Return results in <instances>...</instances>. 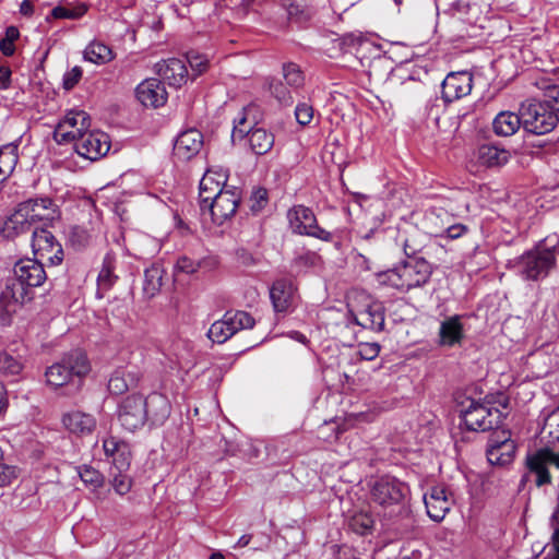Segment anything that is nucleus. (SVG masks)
Listing matches in <instances>:
<instances>
[{"mask_svg":"<svg viewBox=\"0 0 559 559\" xmlns=\"http://www.w3.org/2000/svg\"><path fill=\"white\" fill-rule=\"evenodd\" d=\"M32 248L36 259L50 264H59L63 250L53 234L45 227H35L32 235Z\"/></svg>","mask_w":559,"mask_h":559,"instance_id":"6e6552de","label":"nucleus"},{"mask_svg":"<svg viewBox=\"0 0 559 559\" xmlns=\"http://www.w3.org/2000/svg\"><path fill=\"white\" fill-rule=\"evenodd\" d=\"M79 476L80 478L87 485L93 486L94 488L100 487L104 483L103 475L95 468L88 465H84L79 467Z\"/></svg>","mask_w":559,"mask_h":559,"instance_id":"37998d69","label":"nucleus"},{"mask_svg":"<svg viewBox=\"0 0 559 559\" xmlns=\"http://www.w3.org/2000/svg\"><path fill=\"white\" fill-rule=\"evenodd\" d=\"M347 309L353 322L365 330L380 332L384 326V306L362 289L347 295Z\"/></svg>","mask_w":559,"mask_h":559,"instance_id":"f03ea898","label":"nucleus"},{"mask_svg":"<svg viewBox=\"0 0 559 559\" xmlns=\"http://www.w3.org/2000/svg\"><path fill=\"white\" fill-rule=\"evenodd\" d=\"M284 79L292 87H300L304 84V75L299 67L295 63H287L283 67Z\"/></svg>","mask_w":559,"mask_h":559,"instance_id":"79ce46f5","label":"nucleus"},{"mask_svg":"<svg viewBox=\"0 0 559 559\" xmlns=\"http://www.w3.org/2000/svg\"><path fill=\"white\" fill-rule=\"evenodd\" d=\"M467 227L462 224H456L448 227L447 235L450 239H456L466 233Z\"/></svg>","mask_w":559,"mask_h":559,"instance_id":"0e129e2a","label":"nucleus"},{"mask_svg":"<svg viewBox=\"0 0 559 559\" xmlns=\"http://www.w3.org/2000/svg\"><path fill=\"white\" fill-rule=\"evenodd\" d=\"M548 463H559V451L555 452L550 448L545 447L538 449L526 457L527 468L537 476L535 480L537 487L551 483Z\"/></svg>","mask_w":559,"mask_h":559,"instance_id":"2eb2a0df","label":"nucleus"},{"mask_svg":"<svg viewBox=\"0 0 559 559\" xmlns=\"http://www.w3.org/2000/svg\"><path fill=\"white\" fill-rule=\"evenodd\" d=\"M62 424L71 433L84 437L94 432L97 420L92 414L74 409L62 416Z\"/></svg>","mask_w":559,"mask_h":559,"instance_id":"412c9836","label":"nucleus"},{"mask_svg":"<svg viewBox=\"0 0 559 559\" xmlns=\"http://www.w3.org/2000/svg\"><path fill=\"white\" fill-rule=\"evenodd\" d=\"M147 418L153 425H163L170 415L171 405L167 396L160 393H152L144 399Z\"/></svg>","mask_w":559,"mask_h":559,"instance_id":"bb28decb","label":"nucleus"},{"mask_svg":"<svg viewBox=\"0 0 559 559\" xmlns=\"http://www.w3.org/2000/svg\"><path fill=\"white\" fill-rule=\"evenodd\" d=\"M515 444L510 439V432L496 431L490 436L487 448V459L491 465L503 466L512 462Z\"/></svg>","mask_w":559,"mask_h":559,"instance_id":"4468645a","label":"nucleus"},{"mask_svg":"<svg viewBox=\"0 0 559 559\" xmlns=\"http://www.w3.org/2000/svg\"><path fill=\"white\" fill-rule=\"evenodd\" d=\"M121 265L119 263L118 255L114 252L106 254L103 261L102 269L97 277V294L99 297L104 296V293L109 290L118 281Z\"/></svg>","mask_w":559,"mask_h":559,"instance_id":"393cba45","label":"nucleus"},{"mask_svg":"<svg viewBox=\"0 0 559 559\" xmlns=\"http://www.w3.org/2000/svg\"><path fill=\"white\" fill-rule=\"evenodd\" d=\"M11 70L8 67H0L1 90H7L11 83Z\"/></svg>","mask_w":559,"mask_h":559,"instance_id":"338daca9","label":"nucleus"},{"mask_svg":"<svg viewBox=\"0 0 559 559\" xmlns=\"http://www.w3.org/2000/svg\"><path fill=\"white\" fill-rule=\"evenodd\" d=\"M251 210L254 212L261 211L267 203V191L263 188H259L252 195Z\"/></svg>","mask_w":559,"mask_h":559,"instance_id":"bf43d9fd","label":"nucleus"},{"mask_svg":"<svg viewBox=\"0 0 559 559\" xmlns=\"http://www.w3.org/2000/svg\"><path fill=\"white\" fill-rule=\"evenodd\" d=\"M295 293L296 287L293 281L287 278L276 280L270 289V297L275 311H287L294 302Z\"/></svg>","mask_w":559,"mask_h":559,"instance_id":"5701e85b","label":"nucleus"},{"mask_svg":"<svg viewBox=\"0 0 559 559\" xmlns=\"http://www.w3.org/2000/svg\"><path fill=\"white\" fill-rule=\"evenodd\" d=\"M35 225L39 222L52 221L57 214V207L51 199H31L20 203Z\"/></svg>","mask_w":559,"mask_h":559,"instance_id":"a878e982","label":"nucleus"},{"mask_svg":"<svg viewBox=\"0 0 559 559\" xmlns=\"http://www.w3.org/2000/svg\"><path fill=\"white\" fill-rule=\"evenodd\" d=\"M203 144L202 134L190 129L177 138L174 144V155L180 160H189L199 153Z\"/></svg>","mask_w":559,"mask_h":559,"instance_id":"4be33fe9","label":"nucleus"},{"mask_svg":"<svg viewBox=\"0 0 559 559\" xmlns=\"http://www.w3.org/2000/svg\"><path fill=\"white\" fill-rule=\"evenodd\" d=\"M555 265V251L539 248L525 252L516 262L520 274L531 281L546 277Z\"/></svg>","mask_w":559,"mask_h":559,"instance_id":"0eeeda50","label":"nucleus"},{"mask_svg":"<svg viewBox=\"0 0 559 559\" xmlns=\"http://www.w3.org/2000/svg\"><path fill=\"white\" fill-rule=\"evenodd\" d=\"M544 430H546L554 440L559 441V406L546 418Z\"/></svg>","mask_w":559,"mask_h":559,"instance_id":"09e8293b","label":"nucleus"},{"mask_svg":"<svg viewBox=\"0 0 559 559\" xmlns=\"http://www.w3.org/2000/svg\"><path fill=\"white\" fill-rule=\"evenodd\" d=\"M201 266V263L199 261H194L190 259L189 257L182 255L177 260L176 269L179 272L186 273V274H193L195 273L199 267Z\"/></svg>","mask_w":559,"mask_h":559,"instance_id":"864d4df0","label":"nucleus"},{"mask_svg":"<svg viewBox=\"0 0 559 559\" xmlns=\"http://www.w3.org/2000/svg\"><path fill=\"white\" fill-rule=\"evenodd\" d=\"M15 477L16 475L13 467L0 463V487L10 484Z\"/></svg>","mask_w":559,"mask_h":559,"instance_id":"680f3d73","label":"nucleus"},{"mask_svg":"<svg viewBox=\"0 0 559 559\" xmlns=\"http://www.w3.org/2000/svg\"><path fill=\"white\" fill-rule=\"evenodd\" d=\"M428 237L419 231L412 233L404 241L403 249L407 260L418 258L417 254L427 249Z\"/></svg>","mask_w":559,"mask_h":559,"instance_id":"e433bc0d","label":"nucleus"},{"mask_svg":"<svg viewBox=\"0 0 559 559\" xmlns=\"http://www.w3.org/2000/svg\"><path fill=\"white\" fill-rule=\"evenodd\" d=\"M141 379V373L135 370L118 369L116 370L109 381L108 390L110 393L120 395L131 388H135Z\"/></svg>","mask_w":559,"mask_h":559,"instance_id":"cd10ccee","label":"nucleus"},{"mask_svg":"<svg viewBox=\"0 0 559 559\" xmlns=\"http://www.w3.org/2000/svg\"><path fill=\"white\" fill-rule=\"evenodd\" d=\"M331 549L334 554V559H355L347 546L333 545Z\"/></svg>","mask_w":559,"mask_h":559,"instance_id":"e2e57ef3","label":"nucleus"},{"mask_svg":"<svg viewBox=\"0 0 559 559\" xmlns=\"http://www.w3.org/2000/svg\"><path fill=\"white\" fill-rule=\"evenodd\" d=\"M136 97L145 107L157 108L167 100L164 84L157 79H148L136 87Z\"/></svg>","mask_w":559,"mask_h":559,"instance_id":"aec40b11","label":"nucleus"},{"mask_svg":"<svg viewBox=\"0 0 559 559\" xmlns=\"http://www.w3.org/2000/svg\"><path fill=\"white\" fill-rule=\"evenodd\" d=\"M164 270L153 264L144 272L143 292L148 297H154L163 286Z\"/></svg>","mask_w":559,"mask_h":559,"instance_id":"72a5a7b5","label":"nucleus"},{"mask_svg":"<svg viewBox=\"0 0 559 559\" xmlns=\"http://www.w3.org/2000/svg\"><path fill=\"white\" fill-rule=\"evenodd\" d=\"M295 116L298 123L301 126H307L313 118V108L306 103L299 104L296 107Z\"/></svg>","mask_w":559,"mask_h":559,"instance_id":"603ef678","label":"nucleus"},{"mask_svg":"<svg viewBox=\"0 0 559 559\" xmlns=\"http://www.w3.org/2000/svg\"><path fill=\"white\" fill-rule=\"evenodd\" d=\"M239 202L240 191L236 188H227L218 195L207 212L215 224L222 225L236 214Z\"/></svg>","mask_w":559,"mask_h":559,"instance_id":"f3484780","label":"nucleus"},{"mask_svg":"<svg viewBox=\"0 0 559 559\" xmlns=\"http://www.w3.org/2000/svg\"><path fill=\"white\" fill-rule=\"evenodd\" d=\"M112 58L111 49L102 43H91L84 50V59L96 64L109 62Z\"/></svg>","mask_w":559,"mask_h":559,"instance_id":"4c0bfd02","label":"nucleus"},{"mask_svg":"<svg viewBox=\"0 0 559 559\" xmlns=\"http://www.w3.org/2000/svg\"><path fill=\"white\" fill-rule=\"evenodd\" d=\"M0 167L7 170L9 176L19 160L17 145L9 143L0 147Z\"/></svg>","mask_w":559,"mask_h":559,"instance_id":"58836bf2","label":"nucleus"},{"mask_svg":"<svg viewBox=\"0 0 559 559\" xmlns=\"http://www.w3.org/2000/svg\"><path fill=\"white\" fill-rule=\"evenodd\" d=\"M510 152L492 144H484L478 148V160L487 167H500L510 159Z\"/></svg>","mask_w":559,"mask_h":559,"instance_id":"7c9ffc66","label":"nucleus"},{"mask_svg":"<svg viewBox=\"0 0 559 559\" xmlns=\"http://www.w3.org/2000/svg\"><path fill=\"white\" fill-rule=\"evenodd\" d=\"M35 227L38 226L29 218L28 212L24 211L21 204H19L14 213L5 221L2 234L5 238L13 239L20 235L33 233Z\"/></svg>","mask_w":559,"mask_h":559,"instance_id":"b1692460","label":"nucleus"},{"mask_svg":"<svg viewBox=\"0 0 559 559\" xmlns=\"http://www.w3.org/2000/svg\"><path fill=\"white\" fill-rule=\"evenodd\" d=\"M187 60L189 62L192 71L195 72L197 75L204 73L209 67V60L197 52H189L187 55Z\"/></svg>","mask_w":559,"mask_h":559,"instance_id":"8fccbe9b","label":"nucleus"},{"mask_svg":"<svg viewBox=\"0 0 559 559\" xmlns=\"http://www.w3.org/2000/svg\"><path fill=\"white\" fill-rule=\"evenodd\" d=\"M408 487L397 478L389 475L381 476L369 483L371 501L390 515L404 509Z\"/></svg>","mask_w":559,"mask_h":559,"instance_id":"20e7f679","label":"nucleus"},{"mask_svg":"<svg viewBox=\"0 0 559 559\" xmlns=\"http://www.w3.org/2000/svg\"><path fill=\"white\" fill-rule=\"evenodd\" d=\"M271 93L277 98V100L282 104H289L292 100L290 93L281 82H273L270 84Z\"/></svg>","mask_w":559,"mask_h":559,"instance_id":"6e6d98bb","label":"nucleus"},{"mask_svg":"<svg viewBox=\"0 0 559 559\" xmlns=\"http://www.w3.org/2000/svg\"><path fill=\"white\" fill-rule=\"evenodd\" d=\"M20 13L24 16H32L34 13V5L31 0H23L20 5Z\"/></svg>","mask_w":559,"mask_h":559,"instance_id":"774afa93","label":"nucleus"},{"mask_svg":"<svg viewBox=\"0 0 559 559\" xmlns=\"http://www.w3.org/2000/svg\"><path fill=\"white\" fill-rule=\"evenodd\" d=\"M247 136L249 147L255 155H264L274 146V134L263 128H250Z\"/></svg>","mask_w":559,"mask_h":559,"instance_id":"c756f323","label":"nucleus"},{"mask_svg":"<svg viewBox=\"0 0 559 559\" xmlns=\"http://www.w3.org/2000/svg\"><path fill=\"white\" fill-rule=\"evenodd\" d=\"M440 338L443 345L453 346L463 338V326L457 317L450 318L441 323Z\"/></svg>","mask_w":559,"mask_h":559,"instance_id":"473e14b6","label":"nucleus"},{"mask_svg":"<svg viewBox=\"0 0 559 559\" xmlns=\"http://www.w3.org/2000/svg\"><path fill=\"white\" fill-rule=\"evenodd\" d=\"M111 485L117 493L126 495L131 489V480L126 475H115Z\"/></svg>","mask_w":559,"mask_h":559,"instance_id":"13d9d810","label":"nucleus"},{"mask_svg":"<svg viewBox=\"0 0 559 559\" xmlns=\"http://www.w3.org/2000/svg\"><path fill=\"white\" fill-rule=\"evenodd\" d=\"M88 371L90 365L85 354L76 350L50 366L46 371V379L48 384L57 388L67 384L73 376L81 378Z\"/></svg>","mask_w":559,"mask_h":559,"instance_id":"423d86ee","label":"nucleus"},{"mask_svg":"<svg viewBox=\"0 0 559 559\" xmlns=\"http://www.w3.org/2000/svg\"><path fill=\"white\" fill-rule=\"evenodd\" d=\"M427 514L436 522L444 519L453 503L452 497L443 486H435L424 497Z\"/></svg>","mask_w":559,"mask_h":559,"instance_id":"a211bd4d","label":"nucleus"},{"mask_svg":"<svg viewBox=\"0 0 559 559\" xmlns=\"http://www.w3.org/2000/svg\"><path fill=\"white\" fill-rule=\"evenodd\" d=\"M229 319L231 321L235 333L242 329H250L254 325V319L245 311H237L234 314L229 313Z\"/></svg>","mask_w":559,"mask_h":559,"instance_id":"a18cd8bd","label":"nucleus"},{"mask_svg":"<svg viewBox=\"0 0 559 559\" xmlns=\"http://www.w3.org/2000/svg\"><path fill=\"white\" fill-rule=\"evenodd\" d=\"M147 418L144 397L140 394L127 396L120 404L119 420L129 431L142 427Z\"/></svg>","mask_w":559,"mask_h":559,"instance_id":"f8f14e48","label":"nucleus"},{"mask_svg":"<svg viewBox=\"0 0 559 559\" xmlns=\"http://www.w3.org/2000/svg\"><path fill=\"white\" fill-rule=\"evenodd\" d=\"M74 148L79 155L96 160L109 151V136L104 132L84 131L74 142Z\"/></svg>","mask_w":559,"mask_h":559,"instance_id":"ddd939ff","label":"nucleus"},{"mask_svg":"<svg viewBox=\"0 0 559 559\" xmlns=\"http://www.w3.org/2000/svg\"><path fill=\"white\" fill-rule=\"evenodd\" d=\"M246 122H247V117L246 116L241 117L238 121H236V124H235L234 131H233V136L234 138L237 136V135L239 138H243L245 135L248 134L249 129L247 130L245 128Z\"/></svg>","mask_w":559,"mask_h":559,"instance_id":"69168bd1","label":"nucleus"},{"mask_svg":"<svg viewBox=\"0 0 559 559\" xmlns=\"http://www.w3.org/2000/svg\"><path fill=\"white\" fill-rule=\"evenodd\" d=\"M158 72L170 86L175 87H180L188 79V70L185 62L177 58L166 61L159 67Z\"/></svg>","mask_w":559,"mask_h":559,"instance_id":"c85d7f7f","label":"nucleus"},{"mask_svg":"<svg viewBox=\"0 0 559 559\" xmlns=\"http://www.w3.org/2000/svg\"><path fill=\"white\" fill-rule=\"evenodd\" d=\"M82 78V69L80 67H74L70 71H68L63 76V87L67 91L72 90Z\"/></svg>","mask_w":559,"mask_h":559,"instance_id":"4d7b16f0","label":"nucleus"},{"mask_svg":"<svg viewBox=\"0 0 559 559\" xmlns=\"http://www.w3.org/2000/svg\"><path fill=\"white\" fill-rule=\"evenodd\" d=\"M374 520L368 511H357L348 519L349 528L358 535H367L373 528Z\"/></svg>","mask_w":559,"mask_h":559,"instance_id":"c9c22d12","label":"nucleus"},{"mask_svg":"<svg viewBox=\"0 0 559 559\" xmlns=\"http://www.w3.org/2000/svg\"><path fill=\"white\" fill-rule=\"evenodd\" d=\"M234 334L235 330L229 319V313H226L224 319L215 321L207 332L209 338L218 344L225 343Z\"/></svg>","mask_w":559,"mask_h":559,"instance_id":"f704fd0d","label":"nucleus"},{"mask_svg":"<svg viewBox=\"0 0 559 559\" xmlns=\"http://www.w3.org/2000/svg\"><path fill=\"white\" fill-rule=\"evenodd\" d=\"M222 192L200 186L199 199L202 212L207 211Z\"/></svg>","mask_w":559,"mask_h":559,"instance_id":"3c124183","label":"nucleus"},{"mask_svg":"<svg viewBox=\"0 0 559 559\" xmlns=\"http://www.w3.org/2000/svg\"><path fill=\"white\" fill-rule=\"evenodd\" d=\"M225 180L226 177L224 175L207 170L201 179L200 186H203L210 190L223 192L227 189L225 186Z\"/></svg>","mask_w":559,"mask_h":559,"instance_id":"a19ab883","label":"nucleus"},{"mask_svg":"<svg viewBox=\"0 0 559 559\" xmlns=\"http://www.w3.org/2000/svg\"><path fill=\"white\" fill-rule=\"evenodd\" d=\"M111 457L112 463L119 472L127 469L130 466V452L128 449L123 450V452L120 451V453L112 455Z\"/></svg>","mask_w":559,"mask_h":559,"instance_id":"052dcab7","label":"nucleus"},{"mask_svg":"<svg viewBox=\"0 0 559 559\" xmlns=\"http://www.w3.org/2000/svg\"><path fill=\"white\" fill-rule=\"evenodd\" d=\"M90 127L91 118L85 111H70L64 119L57 124L53 131V139L59 144L75 142Z\"/></svg>","mask_w":559,"mask_h":559,"instance_id":"1a4fd4ad","label":"nucleus"},{"mask_svg":"<svg viewBox=\"0 0 559 559\" xmlns=\"http://www.w3.org/2000/svg\"><path fill=\"white\" fill-rule=\"evenodd\" d=\"M468 406L462 411L466 428L471 431L496 429L501 424L503 414L489 401L468 400Z\"/></svg>","mask_w":559,"mask_h":559,"instance_id":"39448f33","label":"nucleus"},{"mask_svg":"<svg viewBox=\"0 0 559 559\" xmlns=\"http://www.w3.org/2000/svg\"><path fill=\"white\" fill-rule=\"evenodd\" d=\"M285 5L290 17H296L299 21L310 17V12L302 1L287 0Z\"/></svg>","mask_w":559,"mask_h":559,"instance_id":"49530a36","label":"nucleus"},{"mask_svg":"<svg viewBox=\"0 0 559 559\" xmlns=\"http://www.w3.org/2000/svg\"><path fill=\"white\" fill-rule=\"evenodd\" d=\"M103 448L107 456L117 455L120 451L123 452V450L128 449L124 442L118 441L112 437L104 440Z\"/></svg>","mask_w":559,"mask_h":559,"instance_id":"5fc2aeb1","label":"nucleus"},{"mask_svg":"<svg viewBox=\"0 0 559 559\" xmlns=\"http://www.w3.org/2000/svg\"><path fill=\"white\" fill-rule=\"evenodd\" d=\"M22 365L8 353H0V371L9 374H17Z\"/></svg>","mask_w":559,"mask_h":559,"instance_id":"de8ad7c7","label":"nucleus"},{"mask_svg":"<svg viewBox=\"0 0 559 559\" xmlns=\"http://www.w3.org/2000/svg\"><path fill=\"white\" fill-rule=\"evenodd\" d=\"M32 296L26 287L21 283L9 280L5 287L0 293V320L8 322L13 313L24 305L25 301L31 300Z\"/></svg>","mask_w":559,"mask_h":559,"instance_id":"9b49d317","label":"nucleus"},{"mask_svg":"<svg viewBox=\"0 0 559 559\" xmlns=\"http://www.w3.org/2000/svg\"><path fill=\"white\" fill-rule=\"evenodd\" d=\"M472 75L468 72L450 73L442 82V97L447 103H452L472 91Z\"/></svg>","mask_w":559,"mask_h":559,"instance_id":"6ab92c4d","label":"nucleus"},{"mask_svg":"<svg viewBox=\"0 0 559 559\" xmlns=\"http://www.w3.org/2000/svg\"><path fill=\"white\" fill-rule=\"evenodd\" d=\"M543 92L544 102L528 100L521 105L522 123L525 131L543 135L551 132L559 122V85L548 78L535 82Z\"/></svg>","mask_w":559,"mask_h":559,"instance_id":"f257e3e1","label":"nucleus"},{"mask_svg":"<svg viewBox=\"0 0 559 559\" xmlns=\"http://www.w3.org/2000/svg\"><path fill=\"white\" fill-rule=\"evenodd\" d=\"M87 11V7L85 4H80L73 8H67L62 5H58L52 9L50 15L53 19H70L75 20L84 15Z\"/></svg>","mask_w":559,"mask_h":559,"instance_id":"ea45409f","label":"nucleus"},{"mask_svg":"<svg viewBox=\"0 0 559 559\" xmlns=\"http://www.w3.org/2000/svg\"><path fill=\"white\" fill-rule=\"evenodd\" d=\"M521 126L523 127L521 110L519 114L511 111L500 112L492 122L496 134L502 136L514 134Z\"/></svg>","mask_w":559,"mask_h":559,"instance_id":"2f4dec72","label":"nucleus"},{"mask_svg":"<svg viewBox=\"0 0 559 559\" xmlns=\"http://www.w3.org/2000/svg\"><path fill=\"white\" fill-rule=\"evenodd\" d=\"M19 29L10 26L5 31V37L0 40V50L4 56H12L15 51L14 41L19 38Z\"/></svg>","mask_w":559,"mask_h":559,"instance_id":"c03bdc74","label":"nucleus"},{"mask_svg":"<svg viewBox=\"0 0 559 559\" xmlns=\"http://www.w3.org/2000/svg\"><path fill=\"white\" fill-rule=\"evenodd\" d=\"M292 229L300 235L312 236L322 240H329L331 234L319 227L312 211L304 205L294 206L288 212Z\"/></svg>","mask_w":559,"mask_h":559,"instance_id":"9d476101","label":"nucleus"},{"mask_svg":"<svg viewBox=\"0 0 559 559\" xmlns=\"http://www.w3.org/2000/svg\"><path fill=\"white\" fill-rule=\"evenodd\" d=\"M14 274L12 280L21 283L29 293L32 287L40 286L47 278L44 261L36 258L20 260L14 266Z\"/></svg>","mask_w":559,"mask_h":559,"instance_id":"dca6fc26","label":"nucleus"},{"mask_svg":"<svg viewBox=\"0 0 559 559\" xmlns=\"http://www.w3.org/2000/svg\"><path fill=\"white\" fill-rule=\"evenodd\" d=\"M432 274L431 264L425 258L404 261L400 266L379 274L382 284L402 292L424 286Z\"/></svg>","mask_w":559,"mask_h":559,"instance_id":"7ed1b4c3","label":"nucleus"}]
</instances>
